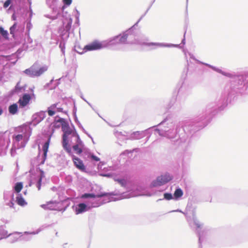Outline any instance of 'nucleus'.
Listing matches in <instances>:
<instances>
[{
  "mask_svg": "<svg viewBox=\"0 0 248 248\" xmlns=\"http://www.w3.org/2000/svg\"><path fill=\"white\" fill-rule=\"evenodd\" d=\"M91 157L92 159H93L96 161H98L100 160V159L97 156H96L94 155H93L91 156Z\"/></svg>",
  "mask_w": 248,
  "mask_h": 248,
  "instance_id": "26",
  "label": "nucleus"
},
{
  "mask_svg": "<svg viewBox=\"0 0 248 248\" xmlns=\"http://www.w3.org/2000/svg\"><path fill=\"white\" fill-rule=\"evenodd\" d=\"M64 3L66 5H69L72 3V0H63Z\"/></svg>",
  "mask_w": 248,
  "mask_h": 248,
  "instance_id": "27",
  "label": "nucleus"
},
{
  "mask_svg": "<svg viewBox=\"0 0 248 248\" xmlns=\"http://www.w3.org/2000/svg\"><path fill=\"white\" fill-rule=\"evenodd\" d=\"M68 141H62V146L66 150V151L70 153H71V149L68 146Z\"/></svg>",
  "mask_w": 248,
  "mask_h": 248,
  "instance_id": "18",
  "label": "nucleus"
},
{
  "mask_svg": "<svg viewBox=\"0 0 248 248\" xmlns=\"http://www.w3.org/2000/svg\"><path fill=\"white\" fill-rule=\"evenodd\" d=\"M172 179V177L169 174L161 175L157 178L156 180L152 183L153 186H157L163 185Z\"/></svg>",
  "mask_w": 248,
  "mask_h": 248,
  "instance_id": "3",
  "label": "nucleus"
},
{
  "mask_svg": "<svg viewBox=\"0 0 248 248\" xmlns=\"http://www.w3.org/2000/svg\"><path fill=\"white\" fill-rule=\"evenodd\" d=\"M148 45H154V46H162V45L161 44H158V43H150Z\"/></svg>",
  "mask_w": 248,
  "mask_h": 248,
  "instance_id": "29",
  "label": "nucleus"
},
{
  "mask_svg": "<svg viewBox=\"0 0 248 248\" xmlns=\"http://www.w3.org/2000/svg\"><path fill=\"white\" fill-rule=\"evenodd\" d=\"M78 144L73 146L74 151L78 155L82 152L83 143L79 137L78 136Z\"/></svg>",
  "mask_w": 248,
  "mask_h": 248,
  "instance_id": "9",
  "label": "nucleus"
},
{
  "mask_svg": "<svg viewBox=\"0 0 248 248\" xmlns=\"http://www.w3.org/2000/svg\"><path fill=\"white\" fill-rule=\"evenodd\" d=\"M127 37L126 34L116 36L110 39L108 42L110 44H124L126 42Z\"/></svg>",
  "mask_w": 248,
  "mask_h": 248,
  "instance_id": "4",
  "label": "nucleus"
},
{
  "mask_svg": "<svg viewBox=\"0 0 248 248\" xmlns=\"http://www.w3.org/2000/svg\"><path fill=\"white\" fill-rule=\"evenodd\" d=\"M11 3V0H7L4 3L3 7L4 8H7L9 6V5Z\"/></svg>",
  "mask_w": 248,
  "mask_h": 248,
  "instance_id": "22",
  "label": "nucleus"
},
{
  "mask_svg": "<svg viewBox=\"0 0 248 248\" xmlns=\"http://www.w3.org/2000/svg\"><path fill=\"white\" fill-rule=\"evenodd\" d=\"M140 134V132H138V131L135 132L133 133V135L135 137H136L137 136H139Z\"/></svg>",
  "mask_w": 248,
  "mask_h": 248,
  "instance_id": "30",
  "label": "nucleus"
},
{
  "mask_svg": "<svg viewBox=\"0 0 248 248\" xmlns=\"http://www.w3.org/2000/svg\"><path fill=\"white\" fill-rule=\"evenodd\" d=\"M183 192L181 189L177 188L174 193V196L176 199L181 197L183 196Z\"/></svg>",
  "mask_w": 248,
  "mask_h": 248,
  "instance_id": "16",
  "label": "nucleus"
},
{
  "mask_svg": "<svg viewBox=\"0 0 248 248\" xmlns=\"http://www.w3.org/2000/svg\"><path fill=\"white\" fill-rule=\"evenodd\" d=\"M61 121L62 122L61 124V125H62V129L63 133L71 134L72 133V130L68 123L63 118H61Z\"/></svg>",
  "mask_w": 248,
  "mask_h": 248,
  "instance_id": "8",
  "label": "nucleus"
},
{
  "mask_svg": "<svg viewBox=\"0 0 248 248\" xmlns=\"http://www.w3.org/2000/svg\"><path fill=\"white\" fill-rule=\"evenodd\" d=\"M16 27V24H15L14 25H13L10 29V33L11 34H14V31Z\"/></svg>",
  "mask_w": 248,
  "mask_h": 248,
  "instance_id": "24",
  "label": "nucleus"
},
{
  "mask_svg": "<svg viewBox=\"0 0 248 248\" xmlns=\"http://www.w3.org/2000/svg\"><path fill=\"white\" fill-rule=\"evenodd\" d=\"M103 47L102 43L98 41H94L89 44L86 45L82 52L77 51L80 54H82L89 51H93L100 49Z\"/></svg>",
  "mask_w": 248,
  "mask_h": 248,
  "instance_id": "2",
  "label": "nucleus"
},
{
  "mask_svg": "<svg viewBox=\"0 0 248 248\" xmlns=\"http://www.w3.org/2000/svg\"><path fill=\"white\" fill-rule=\"evenodd\" d=\"M58 104H54L51 105L47 108V113L49 116H53L57 112H62V108H57Z\"/></svg>",
  "mask_w": 248,
  "mask_h": 248,
  "instance_id": "6",
  "label": "nucleus"
},
{
  "mask_svg": "<svg viewBox=\"0 0 248 248\" xmlns=\"http://www.w3.org/2000/svg\"><path fill=\"white\" fill-rule=\"evenodd\" d=\"M70 134L63 133V136H62V141H68L67 140V137Z\"/></svg>",
  "mask_w": 248,
  "mask_h": 248,
  "instance_id": "25",
  "label": "nucleus"
},
{
  "mask_svg": "<svg viewBox=\"0 0 248 248\" xmlns=\"http://www.w3.org/2000/svg\"><path fill=\"white\" fill-rule=\"evenodd\" d=\"M115 181H117L119 183H120L122 186H124L125 185V182L124 179H117Z\"/></svg>",
  "mask_w": 248,
  "mask_h": 248,
  "instance_id": "23",
  "label": "nucleus"
},
{
  "mask_svg": "<svg viewBox=\"0 0 248 248\" xmlns=\"http://www.w3.org/2000/svg\"><path fill=\"white\" fill-rule=\"evenodd\" d=\"M2 109L0 108V115L2 114Z\"/></svg>",
  "mask_w": 248,
  "mask_h": 248,
  "instance_id": "32",
  "label": "nucleus"
},
{
  "mask_svg": "<svg viewBox=\"0 0 248 248\" xmlns=\"http://www.w3.org/2000/svg\"><path fill=\"white\" fill-rule=\"evenodd\" d=\"M23 188V184L21 182H18L16 184L14 189L16 193H19L21 191Z\"/></svg>",
  "mask_w": 248,
  "mask_h": 248,
  "instance_id": "17",
  "label": "nucleus"
},
{
  "mask_svg": "<svg viewBox=\"0 0 248 248\" xmlns=\"http://www.w3.org/2000/svg\"><path fill=\"white\" fill-rule=\"evenodd\" d=\"M217 71H218V72H220V71H219L218 69L217 70Z\"/></svg>",
  "mask_w": 248,
  "mask_h": 248,
  "instance_id": "34",
  "label": "nucleus"
},
{
  "mask_svg": "<svg viewBox=\"0 0 248 248\" xmlns=\"http://www.w3.org/2000/svg\"><path fill=\"white\" fill-rule=\"evenodd\" d=\"M47 69V66H40L38 63H35L29 68L24 70V73L32 77H39L45 73Z\"/></svg>",
  "mask_w": 248,
  "mask_h": 248,
  "instance_id": "1",
  "label": "nucleus"
},
{
  "mask_svg": "<svg viewBox=\"0 0 248 248\" xmlns=\"http://www.w3.org/2000/svg\"><path fill=\"white\" fill-rule=\"evenodd\" d=\"M62 124V121H61V118L59 119L58 120H55L53 124V131H54V129L55 128H59L60 127H62V125H61V124Z\"/></svg>",
  "mask_w": 248,
  "mask_h": 248,
  "instance_id": "14",
  "label": "nucleus"
},
{
  "mask_svg": "<svg viewBox=\"0 0 248 248\" xmlns=\"http://www.w3.org/2000/svg\"><path fill=\"white\" fill-rule=\"evenodd\" d=\"M23 139V136L21 134H18L15 137L16 141H19Z\"/></svg>",
  "mask_w": 248,
  "mask_h": 248,
  "instance_id": "21",
  "label": "nucleus"
},
{
  "mask_svg": "<svg viewBox=\"0 0 248 248\" xmlns=\"http://www.w3.org/2000/svg\"><path fill=\"white\" fill-rule=\"evenodd\" d=\"M50 141V137L49 138V139H48V140L44 144V145L43 147V150L44 152V160L46 159V155H47V153L48 151Z\"/></svg>",
  "mask_w": 248,
  "mask_h": 248,
  "instance_id": "12",
  "label": "nucleus"
},
{
  "mask_svg": "<svg viewBox=\"0 0 248 248\" xmlns=\"http://www.w3.org/2000/svg\"><path fill=\"white\" fill-rule=\"evenodd\" d=\"M31 99V97L30 94L28 93L23 94L22 97L20 98L18 101L19 107L22 108L26 106L29 103Z\"/></svg>",
  "mask_w": 248,
  "mask_h": 248,
  "instance_id": "5",
  "label": "nucleus"
},
{
  "mask_svg": "<svg viewBox=\"0 0 248 248\" xmlns=\"http://www.w3.org/2000/svg\"><path fill=\"white\" fill-rule=\"evenodd\" d=\"M73 161L75 165L78 170L81 171H84L85 170V167L83 161L80 159L75 156H73Z\"/></svg>",
  "mask_w": 248,
  "mask_h": 248,
  "instance_id": "7",
  "label": "nucleus"
},
{
  "mask_svg": "<svg viewBox=\"0 0 248 248\" xmlns=\"http://www.w3.org/2000/svg\"><path fill=\"white\" fill-rule=\"evenodd\" d=\"M87 206L84 203H79L78 207L76 208V213L77 214H80L86 210Z\"/></svg>",
  "mask_w": 248,
  "mask_h": 248,
  "instance_id": "11",
  "label": "nucleus"
},
{
  "mask_svg": "<svg viewBox=\"0 0 248 248\" xmlns=\"http://www.w3.org/2000/svg\"><path fill=\"white\" fill-rule=\"evenodd\" d=\"M9 111L12 114H15L17 111V105L14 104L9 107Z\"/></svg>",
  "mask_w": 248,
  "mask_h": 248,
  "instance_id": "13",
  "label": "nucleus"
},
{
  "mask_svg": "<svg viewBox=\"0 0 248 248\" xmlns=\"http://www.w3.org/2000/svg\"><path fill=\"white\" fill-rule=\"evenodd\" d=\"M164 197L168 200H171L172 198V195L170 193H165L164 194Z\"/></svg>",
  "mask_w": 248,
  "mask_h": 248,
  "instance_id": "20",
  "label": "nucleus"
},
{
  "mask_svg": "<svg viewBox=\"0 0 248 248\" xmlns=\"http://www.w3.org/2000/svg\"><path fill=\"white\" fill-rule=\"evenodd\" d=\"M40 116H42V119H44L45 118V112L41 111L39 113Z\"/></svg>",
  "mask_w": 248,
  "mask_h": 248,
  "instance_id": "28",
  "label": "nucleus"
},
{
  "mask_svg": "<svg viewBox=\"0 0 248 248\" xmlns=\"http://www.w3.org/2000/svg\"><path fill=\"white\" fill-rule=\"evenodd\" d=\"M16 202L20 206H24L27 204V202L21 196L16 197Z\"/></svg>",
  "mask_w": 248,
  "mask_h": 248,
  "instance_id": "15",
  "label": "nucleus"
},
{
  "mask_svg": "<svg viewBox=\"0 0 248 248\" xmlns=\"http://www.w3.org/2000/svg\"><path fill=\"white\" fill-rule=\"evenodd\" d=\"M195 225L196 226V227L197 228H201L202 226V224H200V223L199 222H195Z\"/></svg>",
  "mask_w": 248,
  "mask_h": 248,
  "instance_id": "31",
  "label": "nucleus"
},
{
  "mask_svg": "<svg viewBox=\"0 0 248 248\" xmlns=\"http://www.w3.org/2000/svg\"><path fill=\"white\" fill-rule=\"evenodd\" d=\"M43 177H44V174L43 173V172H42V174L38 180L37 184L36 185L37 187L38 188V190L40 189L41 186L42 180Z\"/></svg>",
  "mask_w": 248,
  "mask_h": 248,
  "instance_id": "19",
  "label": "nucleus"
},
{
  "mask_svg": "<svg viewBox=\"0 0 248 248\" xmlns=\"http://www.w3.org/2000/svg\"><path fill=\"white\" fill-rule=\"evenodd\" d=\"M26 194H27V191H26L24 192V194L26 195Z\"/></svg>",
  "mask_w": 248,
  "mask_h": 248,
  "instance_id": "33",
  "label": "nucleus"
},
{
  "mask_svg": "<svg viewBox=\"0 0 248 248\" xmlns=\"http://www.w3.org/2000/svg\"><path fill=\"white\" fill-rule=\"evenodd\" d=\"M108 194L107 193H102L100 194H97L95 195L94 194H90V193H86L83 194L82 196V198H101L105 196H108Z\"/></svg>",
  "mask_w": 248,
  "mask_h": 248,
  "instance_id": "10",
  "label": "nucleus"
}]
</instances>
